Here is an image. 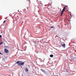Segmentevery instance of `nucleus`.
<instances>
[{
  "label": "nucleus",
  "mask_w": 76,
  "mask_h": 76,
  "mask_svg": "<svg viewBox=\"0 0 76 76\" xmlns=\"http://www.w3.org/2000/svg\"><path fill=\"white\" fill-rule=\"evenodd\" d=\"M22 61H17L16 62L17 64H18V65L19 66H21L22 65H23V66L24 65V64L25 63V62H23L21 63Z\"/></svg>",
  "instance_id": "obj_1"
},
{
  "label": "nucleus",
  "mask_w": 76,
  "mask_h": 76,
  "mask_svg": "<svg viewBox=\"0 0 76 76\" xmlns=\"http://www.w3.org/2000/svg\"><path fill=\"white\" fill-rule=\"evenodd\" d=\"M66 9V7H64V8L63 9V10H62L61 12V16L62 15H63V12L65 11V10Z\"/></svg>",
  "instance_id": "obj_2"
},
{
  "label": "nucleus",
  "mask_w": 76,
  "mask_h": 76,
  "mask_svg": "<svg viewBox=\"0 0 76 76\" xmlns=\"http://www.w3.org/2000/svg\"><path fill=\"white\" fill-rule=\"evenodd\" d=\"M4 51L6 53H9V50H8L7 49H4Z\"/></svg>",
  "instance_id": "obj_3"
},
{
  "label": "nucleus",
  "mask_w": 76,
  "mask_h": 76,
  "mask_svg": "<svg viewBox=\"0 0 76 76\" xmlns=\"http://www.w3.org/2000/svg\"><path fill=\"white\" fill-rule=\"evenodd\" d=\"M4 41L1 42V43H0V45H1L2 44H3V43H4V42H5V41H4V40L3 39Z\"/></svg>",
  "instance_id": "obj_4"
},
{
  "label": "nucleus",
  "mask_w": 76,
  "mask_h": 76,
  "mask_svg": "<svg viewBox=\"0 0 76 76\" xmlns=\"http://www.w3.org/2000/svg\"><path fill=\"white\" fill-rule=\"evenodd\" d=\"M65 46H66V45L65 44H64L62 46V47H63V48H65Z\"/></svg>",
  "instance_id": "obj_5"
},
{
  "label": "nucleus",
  "mask_w": 76,
  "mask_h": 76,
  "mask_svg": "<svg viewBox=\"0 0 76 76\" xmlns=\"http://www.w3.org/2000/svg\"><path fill=\"white\" fill-rule=\"evenodd\" d=\"M41 70L42 71V72H43V73H45V70H43L42 69H41Z\"/></svg>",
  "instance_id": "obj_6"
},
{
  "label": "nucleus",
  "mask_w": 76,
  "mask_h": 76,
  "mask_svg": "<svg viewBox=\"0 0 76 76\" xmlns=\"http://www.w3.org/2000/svg\"><path fill=\"white\" fill-rule=\"evenodd\" d=\"M50 28H52L53 29H54V27L53 26L51 27Z\"/></svg>",
  "instance_id": "obj_7"
},
{
  "label": "nucleus",
  "mask_w": 76,
  "mask_h": 76,
  "mask_svg": "<svg viewBox=\"0 0 76 76\" xmlns=\"http://www.w3.org/2000/svg\"><path fill=\"white\" fill-rule=\"evenodd\" d=\"M50 57H53V55H50Z\"/></svg>",
  "instance_id": "obj_8"
},
{
  "label": "nucleus",
  "mask_w": 76,
  "mask_h": 76,
  "mask_svg": "<svg viewBox=\"0 0 76 76\" xmlns=\"http://www.w3.org/2000/svg\"><path fill=\"white\" fill-rule=\"evenodd\" d=\"M26 70H25L26 71V72H28V69H27V68H26Z\"/></svg>",
  "instance_id": "obj_9"
},
{
  "label": "nucleus",
  "mask_w": 76,
  "mask_h": 76,
  "mask_svg": "<svg viewBox=\"0 0 76 76\" xmlns=\"http://www.w3.org/2000/svg\"><path fill=\"white\" fill-rule=\"evenodd\" d=\"M5 22H6V20H4V21L3 22V23H5Z\"/></svg>",
  "instance_id": "obj_10"
},
{
  "label": "nucleus",
  "mask_w": 76,
  "mask_h": 76,
  "mask_svg": "<svg viewBox=\"0 0 76 76\" xmlns=\"http://www.w3.org/2000/svg\"><path fill=\"white\" fill-rule=\"evenodd\" d=\"M3 61H5V60H4V58H3Z\"/></svg>",
  "instance_id": "obj_11"
},
{
  "label": "nucleus",
  "mask_w": 76,
  "mask_h": 76,
  "mask_svg": "<svg viewBox=\"0 0 76 76\" xmlns=\"http://www.w3.org/2000/svg\"><path fill=\"white\" fill-rule=\"evenodd\" d=\"M61 46H62V45H63V44H62V43H61Z\"/></svg>",
  "instance_id": "obj_12"
},
{
  "label": "nucleus",
  "mask_w": 76,
  "mask_h": 76,
  "mask_svg": "<svg viewBox=\"0 0 76 76\" xmlns=\"http://www.w3.org/2000/svg\"><path fill=\"white\" fill-rule=\"evenodd\" d=\"M34 43H35V44H36V42H35V41H34Z\"/></svg>",
  "instance_id": "obj_13"
},
{
  "label": "nucleus",
  "mask_w": 76,
  "mask_h": 76,
  "mask_svg": "<svg viewBox=\"0 0 76 76\" xmlns=\"http://www.w3.org/2000/svg\"><path fill=\"white\" fill-rule=\"evenodd\" d=\"M0 38H1V37H2L1 35H0Z\"/></svg>",
  "instance_id": "obj_14"
},
{
  "label": "nucleus",
  "mask_w": 76,
  "mask_h": 76,
  "mask_svg": "<svg viewBox=\"0 0 76 76\" xmlns=\"http://www.w3.org/2000/svg\"><path fill=\"white\" fill-rule=\"evenodd\" d=\"M49 7V6H48V9H50V8H48V7Z\"/></svg>",
  "instance_id": "obj_15"
},
{
  "label": "nucleus",
  "mask_w": 76,
  "mask_h": 76,
  "mask_svg": "<svg viewBox=\"0 0 76 76\" xmlns=\"http://www.w3.org/2000/svg\"><path fill=\"white\" fill-rule=\"evenodd\" d=\"M21 68H23V67H22V66H21Z\"/></svg>",
  "instance_id": "obj_16"
},
{
  "label": "nucleus",
  "mask_w": 76,
  "mask_h": 76,
  "mask_svg": "<svg viewBox=\"0 0 76 76\" xmlns=\"http://www.w3.org/2000/svg\"><path fill=\"white\" fill-rule=\"evenodd\" d=\"M66 72H68L67 71H66Z\"/></svg>",
  "instance_id": "obj_17"
},
{
  "label": "nucleus",
  "mask_w": 76,
  "mask_h": 76,
  "mask_svg": "<svg viewBox=\"0 0 76 76\" xmlns=\"http://www.w3.org/2000/svg\"><path fill=\"white\" fill-rule=\"evenodd\" d=\"M0 54H1V53L0 52Z\"/></svg>",
  "instance_id": "obj_18"
}]
</instances>
